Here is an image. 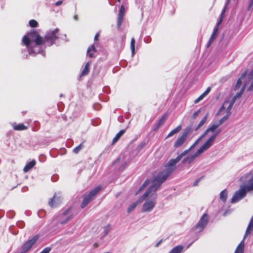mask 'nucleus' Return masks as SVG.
I'll list each match as a JSON object with an SVG mask.
<instances>
[{
  "mask_svg": "<svg viewBox=\"0 0 253 253\" xmlns=\"http://www.w3.org/2000/svg\"><path fill=\"white\" fill-rule=\"evenodd\" d=\"M232 106H233V105H231V104L229 103V105L226 109V113L229 114V115L231 114V110Z\"/></svg>",
  "mask_w": 253,
  "mask_h": 253,
  "instance_id": "79ce46f5",
  "label": "nucleus"
},
{
  "mask_svg": "<svg viewBox=\"0 0 253 253\" xmlns=\"http://www.w3.org/2000/svg\"><path fill=\"white\" fill-rule=\"evenodd\" d=\"M168 118L167 114H165L159 120L158 122L156 124L153 130L154 131L157 130L159 127L164 124Z\"/></svg>",
  "mask_w": 253,
  "mask_h": 253,
  "instance_id": "4468645a",
  "label": "nucleus"
},
{
  "mask_svg": "<svg viewBox=\"0 0 253 253\" xmlns=\"http://www.w3.org/2000/svg\"><path fill=\"white\" fill-rule=\"evenodd\" d=\"M218 29L217 27H214L213 30V32H212V34L209 41V42L208 43V44H207V46L209 47L211 43L215 39L216 36H217V33H218Z\"/></svg>",
  "mask_w": 253,
  "mask_h": 253,
  "instance_id": "dca6fc26",
  "label": "nucleus"
},
{
  "mask_svg": "<svg viewBox=\"0 0 253 253\" xmlns=\"http://www.w3.org/2000/svg\"><path fill=\"white\" fill-rule=\"evenodd\" d=\"M149 196L152 197V199H148L145 202L141 209L142 212L150 211L155 206L157 194L156 193H152Z\"/></svg>",
  "mask_w": 253,
  "mask_h": 253,
  "instance_id": "423d86ee",
  "label": "nucleus"
},
{
  "mask_svg": "<svg viewBox=\"0 0 253 253\" xmlns=\"http://www.w3.org/2000/svg\"><path fill=\"white\" fill-rule=\"evenodd\" d=\"M120 161H121V158L120 157L118 158L115 161H114L113 165H116L118 163L120 162Z\"/></svg>",
  "mask_w": 253,
  "mask_h": 253,
  "instance_id": "603ef678",
  "label": "nucleus"
},
{
  "mask_svg": "<svg viewBox=\"0 0 253 253\" xmlns=\"http://www.w3.org/2000/svg\"><path fill=\"white\" fill-rule=\"evenodd\" d=\"M219 126L218 125V124H215L212 125L210 127H209L207 130L205 131V132L201 135L199 139L202 137H204L205 136L207 135L208 133L209 132H214L215 130Z\"/></svg>",
  "mask_w": 253,
  "mask_h": 253,
  "instance_id": "2eb2a0df",
  "label": "nucleus"
},
{
  "mask_svg": "<svg viewBox=\"0 0 253 253\" xmlns=\"http://www.w3.org/2000/svg\"><path fill=\"white\" fill-rule=\"evenodd\" d=\"M200 112V110H199L196 112H195L194 113H193V117L194 118H195L199 114V113Z\"/></svg>",
  "mask_w": 253,
  "mask_h": 253,
  "instance_id": "8fccbe9b",
  "label": "nucleus"
},
{
  "mask_svg": "<svg viewBox=\"0 0 253 253\" xmlns=\"http://www.w3.org/2000/svg\"><path fill=\"white\" fill-rule=\"evenodd\" d=\"M182 126L181 125L178 126L177 127H176L175 128L172 129L167 135L166 138H168L169 137L172 136V135L177 133L179 132L181 129Z\"/></svg>",
  "mask_w": 253,
  "mask_h": 253,
  "instance_id": "5701e85b",
  "label": "nucleus"
},
{
  "mask_svg": "<svg viewBox=\"0 0 253 253\" xmlns=\"http://www.w3.org/2000/svg\"><path fill=\"white\" fill-rule=\"evenodd\" d=\"M230 115L226 113V115L222 117L221 119L219 120L218 123H217L219 126L222 125L224 122H225L229 117Z\"/></svg>",
  "mask_w": 253,
  "mask_h": 253,
  "instance_id": "2f4dec72",
  "label": "nucleus"
},
{
  "mask_svg": "<svg viewBox=\"0 0 253 253\" xmlns=\"http://www.w3.org/2000/svg\"><path fill=\"white\" fill-rule=\"evenodd\" d=\"M248 191L245 186L236 191L231 200V203H236L244 198Z\"/></svg>",
  "mask_w": 253,
  "mask_h": 253,
  "instance_id": "9d476101",
  "label": "nucleus"
},
{
  "mask_svg": "<svg viewBox=\"0 0 253 253\" xmlns=\"http://www.w3.org/2000/svg\"><path fill=\"white\" fill-rule=\"evenodd\" d=\"M62 3H63L62 0H59V1H57L55 4L56 6H59V5H61Z\"/></svg>",
  "mask_w": 253,
  "mask_h": 253,
  "instance_id": "5fc2aeb1",
  "label": "nucleus"
},
{
  "mask_svg": "<svg viewBox=\"0 0 253 253\" xmlns=\"http://www.w3.org/2000/svg\"><path fill=\"white\" fill-rule=\"evenodd\" d=\"M117 0V1H118V2H120V1H121V0Z\"/></svg>",
  "mask_w": 253,
  "mask_h": 253,
  "instance_id": "0e129e2a",
  "label": "nucleus"
},
{
  "mask_svg": "<svg viewBox=\"0 0 253 253\" xmlns=\"http://www.w3.org/2000/svg\"><path fill=\"white\" fill-rule=\"evenodd\" d=\"M229 102L228 101H225L223 104L221 106V107L220 108L219 110L217 112L216 115H219L223 111L225 110V107L224 106L226 105V103H228Z\"/></svg>",
  "mask_w": 253,
  "mask_h": 253,
  "instance_id": "c9c22d12",
  "label": "nucleus"
},
{
  "mask_svg": "<svg viewBox=\"0 0 253 253\" xmlns=\"http://www.w3.org/2000/svg\"><path fill=\"white\" fill-rule=\"evenodd\" d=\"M82 148H83L82 144H81L79 146H78L76 147H75L73 149V151H74V153L77 154L82 149Z\"/></svg>",
  "mask_w": 253,
  "mask_h": 253,
  "instance_id": "4c0bfd02",
  "label": "nucleus"
},
{
  "mask_svg": "<svg viewBox=\"0 0 253 253\" xmlns=\"http://www.w3.org/2000/svg\"><path fill=\"white\" fill-rule=\"evenodd\" d=\"M90 65H91V62H88L86 63V64H85V65L84 67V70L82 71V72L81 74V75H80L81 77L86 76L89 73V70H90Z\"/></svg>",
  "mask_w": 253,
  "mask_h": 253,
  "instance_id": "a211bd4d",
  "label": "nucleus"
},
{
  "mask_svg": "<svg viewBox=\"0 0 253 253\" xmlns=\"http://www.w3.org/2000/svg\"><path fill=\"white\" fill-rule=\"evenodd\" d=\"M127 165V164L126 163V162L122 166V167H123V169H124L126 167Z\"/></svg>",
  "mask_w": 253,
  "mask_h": 253,
  "instance_id": "4d7b16f0",
  "label": "nucleus"
},
{
  "mask_svg": "<svg viewBox=\"0 0 253 253\" xmlns=\"http://www.w3.org/2000/svg\"><path fill=\"white\" fill-rule=\"evenodd\" d=\"M184 248L182 246H177L174 247L169 253H181Z\"/></svg>",
  "mask_w": 253,
  "mask_h": 253,
  "instance_id": "393cba45",
  "label": "nucleus"
},
{
  "mask_svg": "<svg viewBox=\"0 0 253 253\" xmlns=\"http://www.w3.org/2000/svg\"><path fill=\"white\" fill-rule=\"evenodd\" d=\"M32 51V49H29V52L30 54L31 53Z\"/></svg>",
  "mask_w": 253,
  "mask_h": 253,
  "instance_id": "680f3d73",
  "label": "nucleus"
},
{
  "mask_svg": "<svg viewBox=\"0 0 253 253\" xmlns=\"http://www.w3.org/2000/svg\"><path fill=\"white\" fill-rule=\"evenodd\" d=\"M211 90V88L210 87H208L206 90V91L203 93H202V94L205 96L206 95H207L209 92Z\"/></svg>",
  "mask_w": 253,
  "mask_h": 253,
  "instance_id": "de8ad7c7",
  "label": "nucleus"
},
{
  "mask_svg": "<svg viewBox=\"0 0 253 253\" xmlns=\"http://www.w3.org/2000/svg\"><path fill=\"white\" fill-rule=\"evenodd\" d=\"M253 231V218H252L248 226V227L247 228L246 231V234L245 236L248 235L249 234L251 231Z\"/></svg>",
  "mask_w": 253,
  "mask_h": 253,
  "instance_id": "bb28decb",
  "label": "nucleus"
},
{
  "mask_svg": "<svg viewBox=\"0 0 253 253\" xmlns=\"http://www.w3.org/2000/svg\"><path fill=\"white\" fill-rule=\"evenodd\" d=\"M223 18H222V17H219V20L217 22V24H216V25L215 26V27H217L218 28H219V26H220V25L221 24L222 21H223Z\"/></svg>",
  "mask_w": 253,
  "mask_h": 253,
  "instance_id": "c03bdc74",
  "label": "nucleus"
},
{
  "mask_svg": "<svg viewBox=\"0 0 253 253\" xmlns=\"http://www.w3.org/2000/svg\"><path fill=\"white\" fill-rule=\"evenodd\" d=\"M36 164L35 160H33L27 163L23 169V170L25 172L29 171L32 168H33Z\"/></svg>",
  "mask_w": 253,
  "mask_h": 253,
  "instance_id": "f3484780",
  "label": "nucleus"
},
{
  "mask_svg": "<svg viewBox=\"0 0 253 253\" xmlns=\"http://www.w3.org/2000/svg\"><path fill=\"white\" fill-rule=\"evenodd\" d=\"M198 141H199V139H197V141L194 144V145L197 143V142H198Z\"/></svg>",
  "mask_w": 253,
  "mask_h": 253,
  "instance_id": "e2e57ef3",
  "label": "nucleus"
},
{
  "mask_svg": "<svg viewBox=\"0 0 253 253\" xmlns=\"http://www.w3.org/2000/svg\"><path fill=\"white\" fill-rule=\"evenodd\" d=\"M13 128L15 130H23L28 128L27 126L22 124H14L12 125Z\"/></svg>",
  "mask_w": 253,
  "mask_h": 253,
  "instance_id": "aec40b11",
  "label": "nucleus"
},
{
  "mask_svg": "<svg viewBox=\"0 0 253 253\" xmlns=\"http://www.w3.org/2000/svg\"><path fill=\"white\" fill-rule=\"evenodd\" d=\"M191 131L190 126L186 127L182 132V134L177 138L174 143L173 147L175 148L182 146L186 141L188 135Z\"/></svg>",
  "mask_w": 253,
  "mask_h": 253,
  "instance_id": "0eeeda50",
  "label": "nucleus"
},
{
  "mask_svg": "<svg viewBox=\"0 0 253 253\" xmlns=\"http://www.w3.org/2000/svg\"><path fill=\"white\" fill-rule=\"evenodd\" d=\"M204 176H202L200 178H199V179H197L193 184V186H196L198 185V184L199 183V182L200 181V180H201L202 178H203Z\"/></svg>",
  "mask_w": 253,
  "mask_h": 253,
  "instance_id": "37998d69",
  "label": "nucleus"
},
{
  "mask_svg": "<svg viewBox=\"0 0 253 253\" xmlns=\"http://www.w3.org/2000/svg\"><path fill=\"white\" fill-rule=\"evenodd\" d=\"M39 238V235H36L32 239L28 240L24 243L21 247V252L20 253H25L28 251L32 246L36 243Z\"/></svg>",
  "mask_w": 253,
  "mask_h": 253,
  "instance_id": "9b49d317",
  "label": "nucleus"
},
{
  "mask_svg": "<svg viewBox=\"0 0 253 253\" xmlns=\"http://www.w3.org/2000/svg\"><path fill=\"white\" fill-rule=\"evenodd\" d=\"M126 130L125 129L121 130L115 136L112 140V144H115L117 142L121 137L125 133Z\"/></svg>",
  "mask_w": 253,
  "mask_h": 253,
  "instance_id": "b1692460",
  "label": "nucleus"
},
{
  "mask_svg": "<svg viewBox=\"0 0 253 253\" xmlns=\"http://www.w3.org/2000/svg\"><path fill=\"white\" fill-rule=\"evenodd\" d=\"M150 183L149 180H146L144 183L143 184V185L140 187L138 191L136 192V194H137L140 191H141L145 186H146L148 184H149Z\"/></svg>",
  "mask_w": 253,
  "mask_h": 253,
  "instance_id": "e433bc0d",
  "label": "nucleus"
},
{
  "mask_svg": "<svg viewBox=\"0 0 253 253\" xmlns=\"http://www.w3.org/2000/svg\"><path fill=\"white\" fill-rule=\"evenodd\" d=\"M38 23L37 21L35 20L32 19L29 21V25L32 28L36 27L38 26Z\"/></svg>",
  "mask_w": 253,
  "mask_h": 253,
  "instance_id": "f704fd0d",
  "label": "nucleus"
},
{
  "mask_svg": "<svg viewBox=\"0 0 253 253\" xmlns=\"http://www.w3.org/2000/svg\"><path fill=\"white\" fill-rule=\"evenodd\" d=\"M110 225H108L104 228L105 234L107 235L109 231Z\"/></svg>",
  "mask_w": 253,
  "mask_h": 253,
  "instance_id": "49530a36",
  "label": "nucleus"
},
{
  "mask_svg": "<svg viewBox=\"0 0 253 253\" xmlns=\"http://www.w3.org/2000/svg\"><path fill=\"white\" fill-rule=\"evenodd\" d=\"M253 7V0H250L249 2V6L248 7V10H251Z\"/></svg>",
  "mask_w": 253,
  "mask_h": 253,
  "instance_id": "a19ab883",
  "label": "nucleus"
},
{
  "mask_svg": "<svg viewBox=\"0 0 253 253\" xmlns=\"http://www.w3.org/2000/svg\"><path fill=\"white\" fill-rule=\"evenodd\" d=\"M205 96L202 94L198 98H197L194 101L195 103H198L200 101L202 100Z\"/></svg>",
  "mask_w": 253,
  "mask_h": 253,
  "instance_id": "ea45409f",
  "label": "nucleus"
},
{
  "mask_svg": "<svg viewBox=\"0 0 253 253\" xmlns=\"http://www.w3.org/2000/svg\"><path fill=\"white\" fill-rule=\"evenodd\" d=\"M69 211V210H68L66 211L63 213V214H64V215H66L67 214H68V213Z\"/></svg>",
  "mask_w": 253,
  "mask_h": 253,
  "instance_id": "13d9d810",
  "label": "nucleus"
},
{
  "mask_svg": "<svg viewBox=\"0 0 253 253\" xmlns=\"http://www.w3.org/2000/svg\"><path fill=\"white\" fill-rule=\"evenodd\" d=\"M236 99H237L236 97L234 96L233 97L232 100L230 102V103L231 104V105H233V104H234V103L236 101Z\"/></svg>",
  "mask_w": 253,
  "mask_h": 253,
  "instance_id": "3c124183",
  "label": "nucleus"
},
{
  "mask_svg": "<svg viewBox=\"0 0 253 253\" xmlns=\"http://www.w3.org/2000/svg\"><path fill=\"white\" fill-rule=\"evenodd\" d=\"M61 199L60 197H58L56 194H54L53 197L51 198L48 202V204L51 208L56 207L59 204L61 203Z\"/></svg>",
  "mask_w": 253,
  "mask_h": 253,
  "instance_id": "ddd939ff",
  "label": "nucleus"
},
{
  "mask_svg": "<svg viewBox=\"0 0 253 253\" xmlns=\"http://www.w3.org/2000/svg\"><path fill=\"white\" fill-rule=\"evenodd\" d=\"M209 221L208 215L207 213L203 214L200 220L192 228V230L196 231L197 232H201L203 230Z\"/></svg>",
  "mask_w": 253,
  "mask_h": 253,
  "instance_id": "6e6552de",
  "label": "nucleus"
},
{
  "mask_svg": "<svg viewBox=\"0 0 253 253\" xmlns=\"http://www.w3.org/2000/svg\"><path fill=\"white\" fill-rule=\"evenodd\" d=\"M101 186L99 185L94 188L90 192L86 195H84V200L81 204V208H84L92 200L93 197L100 191Z\"/></svg>",
  "mask_w": 253,
  "mask_h": 253,
  "instance_id": "39448f33",
  "label": "nucleus"
},
{
  "mask_svg": "<svg viewBox=\"0 0 253 253\" xmlns=\"http://www.w3.org/2000/svg\"><path fill=\"white\" fill-rule=\"evenodd\" d=\"M247 82H248L249 84H251L248 89L249 90H252L253 89V69L249 74L248 81Z\"/></svg>",
  "mask_w": 253,
  "mask_h": 253,
  "instance_id": "6ab92c4d",
  "label": "nucleus"
},
{
  "mask_svg": "<svg viewBox=\"0 0 253 253\" xmlns=\"http://www.w3.org/2000/svg\"><path fill=\"white\" fill-rule=\"evenodd\" d=\"M96 51V48L93 44H92L90 46H89L87 50V53L90 58H93L94 57L93 52H95Z\"/></svg>",
  "mask_w": 253,
  "mask_h": 253,
  "instance_id": "4be33fe9",
  "label": "nucleus"
},
{
  "mask_svg": "<svg viewBox=\"0 0 253 253\" xmlns=\"http://www.w3.org/2000/svg\"><path fill=\"white\" fill-rule=\"evenodd\" d=\"M59 30L58 28L49 31L44 36V41L48 46H51L59 38Z\"/></svg>",
  "mask_w": 253,
  "mask_h": 253,
  "instance_id": "20e7f679",
  "label": "nucleus"
},
{
  "mask_svg": "<svg viewBox=\"0 0 253 253\" xmlns=\"http://www.w3.org/2000/svg\"><path fill=\"white\" fill-rule=\"evenodd\" d=\"M141 202L140 200H137V201L132 203L128 208L127 210V212H131L132 210H133L136 206L139 204Z\"/></svg>",
  "mask_w": 253,
  "mask_h": 253,
  "instance_id": "a878e982",
  "label": "nucleus"
},
{
  "mask_svg": "<svg viewBox=\"0 0 253 253\" xmlns=\"http://www.w3.org/2000/svg\"><path fill=\"white\" fill-rule=\"evenodd\" d=\"M225 10H226V7H224L222 11H221V13H220V17H222L223 18H224V16H225Z\"/></svg>",
  "mask_w": 253,
  "mask_h": 253,
  "instance_id": "a18cd8bd",
  "label": "nucleus"
},
{
  "mask_svg": "<svg viewBox=\"0 0 253 253\" xmlns=\"http://www.w3.org/2000/svg\"><path fill=\"white\" fill-rule=\"evenodd\" d=\"M247 74V71H245L242 75L241 77L238 80L235 86V89H238L242 84V81L244 79Z\"/></svg>",
  "mask_w": 253,
  "mask_h": 253,
  "instance_id": "412c9836",
  "label": "nucleus"
},
{
  "mask_svg": "<svg viewBox=\"0 0 253 253\" xmlns=\"http://www.w3.org/2000/svg\"><path fill=\"white\" fill-rule=\"evenodd\" d=\"M248 84H248V82H246L244 83V85H243V87H242L241 89V90H240V91H239V93H240V94L242 95V94H243V93H244V90H245V88H246V86H247Z\"/></svg>",
  "mask_w": 253,
  "mask_h": 253,
  "instance_id": "58836bf2",
  "label": "nucleus"
},
{
  "mask_svg": "<svg viewBox=\"0 0 253 253\" xmlns=\"http://www.w3.org/2000/svg\"><path fill=\"white\" fill-rule=\"evenodd\" d=\"M208 118V115H206L200 121L199 124L198 125L197 127L195 128V131L198 130L202 126H203L204 124L206 122Z\"/></svg>",
  "mask_w": 253,
  "mask_h": 253,
  "instance_id": "7c9ffc66",
  "label": "nucleus"
},
{
  "mask_svg": "<svg viewBox=\"0 0 253 253\" xmlns=\"http://www.w3.org/2000/svg\"><path fill=\"white\" fill-rule=\"evenodd\" d=\"M161 243V241L159 242V243H158L156 245V247H158V246L159 245V244H160Z\"/></svg>",
  "mask_w": 253,
  "mask_h": 253,
  "instance_id": "052dcab7",
  "label": "nucleus"
},
{
  "mask_svg": "<svg viewBox=\"0 0 253 253\" xmlns=\"http://www.w3.org/2000/svg\"><path fill=\"white\" fill-rule=\"evenodd\" d=\"M94 247L97 248L98 247V244L97 243H94L93 245Z\"/></svg>",
  "mask_w": 253,
  "mask_h": 253,
  "instance_id": "bf43d9fd",
  "label": "nucleus"
},
{
  "mask_svg": "<svg viewBox=\"0 0 253 253\" xmlns=\"http://www.w3.org/2000/svg\"><path fill=\"white\" fill-rule=\"evenodd\" d=\"M28 35L31 39L33 40L36 45H41L44 43H46L44 41V38L41 37L36 30H31Z\"/></svg>",
  "mask_w": 253,
  "mask_h": 253,
  "instance_id": "1a4fd4ad",
  "label": "nucleus"
},
{
  "mask_svg": "<svg viewBox=\"0 0 253 253\" xmlns=\"http://www.w3.org/2000/svg\"><path fill=\"white\" fill-rule=\"evenodd\" d=\"M72 218V216H69L66 220L62 221L61 222V224H63L66 223L69 220H70Z\"/></svg>",
  "mask_w": 253,
  "mask_h": 253,
  "instance_id": "09e8293b",
  "label": "nucleus"
},
{
  "mask_svg": "<svg viewBox=\"0 0 253 253\" xmlns=\"http://www.w3.org/2000/svg\"><path fill=\"white\" fill-rule=\"evenodd\" d=\"M135 41L134 38H132L130 41V48L132 52V54H133L135 52Z\"/></svg>",
  "mask_w": 253,
  "mask_h": 253,
  "instance_id": "473e14b6",
  "label": "nucleus"
},
{
  "mask_svg": "<svg viewBox=\"0 0 253 253\" xmlns=\"http://www.w3.org/2000/svg\"><path fill=\"white\" fill-rule=\"evenodd\" d=\"M166 177L159 174L156 177L154 178L152 185L148 189L146 192L141 196L142 199H144L147 197H149L152 193H156V191L161 186L162 184L165 182L166 179Z\"/></svg>",
  "mask_w": 253,
  "mask_h": 253,
  "instance_id": "f03ea898",
  "label": "nucleus"
},
{
  "mask_svg": "<svg viewBox=\"0 0 253 253\" xmlns=\"http://www.w3.org/2000/svg\"><path fill=\"white\" fill-rule=\"evenodd\" d=\"M125 6L124 5H121L120 10H119V12L118 20H117V27H118V29H120L122 25V22H123V21L124 19V17L125 15Z\"/></svg>",
  "mask_w": 253,
  "mask_h": 253,
  "instance_id": "f8f14e48",
  "label": "nucleus"
},
{
  "mask_svg": "<svg viewBox=\"0 0 253 253\" xmlns=\"http://www.w3.org/2000/svg\"><path fill=\"white\" fill-rule=\"evenodd\" d=\"M194 146V144H193L188 150H186L179 155L176 158L178 159V161L179 162L182 158L187 154L189 151H190Z\"/></svg>",
  "mask_w": 253,
  "mask_h": 253,
  "instance_id": "c85d7f7f",
  "label": "nucleus"
},
{
  "mask_svg": "<svg viewBox=\"0 0 253 253\" xmlns=\"http://www.w3.org/2000/svg\"><path fill=\"white\" fill-rule=\"evenodd\" d=\"M244 244L240 243L237 247L235 253H243Z\"/></svg>",
  "mask_w": 253,
  "mask_h": 253,
  "instance_id": "72a5a7b5",
  "label": "nucleus"
},
{
  "mask_svg": "<svg viewBox=\"0 0 253 253\" xmlns=\"http://www.w3.org/2000/svg\"><path fill=\"white\" fill-rule=\"evenodd\" d=\"M99 34L98 33H96L94 36V40L98 41L99 39Z\"/></svg>",
  "mask_w": 253,
  "mask_h": 253,
  "instance_id": "864d4df0",
  "label": "nucleus"
},
{
  "mask_svg": "<svg viewBox=\"0 0 253 253\" xmlns=\"http://www.w3.org/2000/svg\"><path fill=\"white\" fill-rule=\"evenodd\" d=\"M242 95L240 94L239 92L234 96L236 97V98L237 99L238 98L241 97Z\"/></svg>",
  "mask_w": 253,
  "mask_h": 253,
  "instance_id": "6e6d98bb",
  "label": "nucleus"
},
{
  "mask_svg": "<svg viewBox=\"0 0 253 253\" xmlns=\"http://www.w3.org/2000/svg\"><path fill=\"white\" fill-rule=\"evenodd\" d=\"M227 198V192L226 190L222 191L220 194V199L223 202H225Z\"/></svg>",
  "mask_w": 253,
  "mask_h": 253,
  "instance_id": "c756f323",
  "label": "nucleus"
},
{
  "mask_svg": "<svg viewBox=\"0 0 253 253\" xmlns=\"http://www.w3.org/2000/svg\"><path fill=\"white\" fill-rule=\"evenodd\" d=\"M22 42L25 45L28 47L31 43V40L30 39L29 36L28 35L24 36L22 39Z\"/></svg>",
  "mask_w": 253,
  "mask_h": 253,
  "instance_id": "cd10ccee",
  "label": "nucleus"
},
{
  "mask_svg": "<svg viewBox=\"0 0 253 253\" xmlns=\"http://www.w3.org/2000/svg\"><path fill=\"white\" fill-rule=\"evenodd\" d=\"M178 159L175 158L170 159L165 166V169L161 172L160 174L166 178L170 175L171 172L175 169L176 165L178 163Z\"/></svg>",
  "mask_w": 253,
  "mask_h": 253,
  "instance_id": "7ed1b4c3",
  "label": "nucleus"
},
{
  "mask_svg": "<svg viewBox=\"0 0 253 253\" xmlns=\"http://www.w3.org/2000/svg\"><path fill=\"white\" fill-rule=\"evenodd\" d=\"M221 130L218 129L216 132L211 136L196 152V153L192 155H189L185 158L182 161L183 163H188L190 164L192 163L196 158L201 155L204 152L208 149L212 144L213 141L215 139L217 136L220 132Z\"/></svg>",
  "mask_w": 253,
  "mask_h": 253,
  "instance_id": "f257e3e1",
  "label": "nucleus"
}]
</instances>
